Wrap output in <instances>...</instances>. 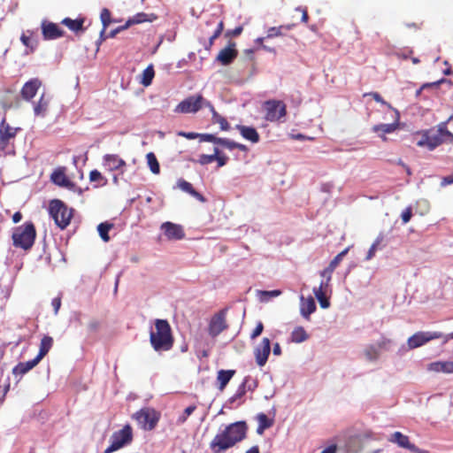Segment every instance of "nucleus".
<instances>
[{"label": "nucleus", "instance_id": "nucleus-38", "mask_svg": "<svg viewBox=\"0 0 453 453\" xmlns=\"http://www.w3.org/2000/svg\"><path fill=\"white\" fill-rule=\"evenodd\" d=\"M146 159L151 173L154 174H158L160 173V165L156 155L153 152H149L146 155Z\"/></svg>", "mask_w": 453, "mask_h": 453}, {"label": "nucleus", "instance_id": "nucleus-7", "mask_svg": "<svg viewBox=\"0 0 453 453\" xmlns=\"http://www.w3.org/2000/svg\"><path fill=\"white\" fill-rule=\"evenodd\" d=\"M160 412L150 407H145L136 411L133 418L137 421L138 425L146 431L153 430L159 419Z\"/></svg>", "mask_w": 453, "mask_h": 453}, {"label": "nucleus", "instance_id": "nucleus-18", "mask_svg": "<svg viewBox=\"0 0 453 453\" xmlns=\"http://www.w3.org/2000/svg\"><path fill=\"white\" fill-rule=\"evenodd\" d=\"M42 86V81L37 79H31L27 81L20 91L21 96L25 100H31L37 93L38 89Z\"/></svg>", "mask_w": 453, "mask_h": 453}, {"label": "nucleus", "instance_id": "nucleus-16", "mask_svg": "<svg viewBox=\"0 0 453 453\" xmlns=\"http://www.w3.org/2000/svg\"><path fill=\"white\" fill-rule=\"evenodd\" d=\"M161 229L168 240H182L185 237V232L180 225L167 221L161 225Z\"/></svg>", "mask_w": 453, "mask_h": 453}, {"label": "nucleus", "instance_id": "nucleus-33", "mask_svg": "<svg viewBox=\"0 0 453 453\" xmlns=\"http://www.w3.org/2000/svg\"><path fill=\"white\" fill-rule=\"evenodd\" d=\"M63 25L66 26L71 31L78 33L83 31L84 19H72L70 18H65L62 22Z\"/></svg>", "mask_w": 453, "mask_h": 453}, {"label": "nucleus", "instance_id": "nucleus-1", "mask_svg": "<svg viewBox=\"0 0 453 453\" xmlns=\"http://www.w3.org/2000/svg\"><path fill=\"white\" fill-rule=\"evenodd\" d=\"M248 426L245 421H236L225 426L211 441L212 453H224L246 438Z\"/></svg>", "mask_w": 453, "mask_h": 453}, {"label": "nucleus", "instance_id": "nucleus-2", "mask_svg": "<svg viewBox=\"0 0 453 453\" xmlns=\"http://www.w3.org/2000/svg\"><path fill=\"white\" fill-rule=\"evenodd\" d=\"M414 137L418 138L416 142L418 147L426 148L429 150H434L446 141H453V134L448 130L446 122L440 123L436 129L418 131Z\"/></svg>", "mask_w": 453, "mask_h": 453}, {"label": "nucleus", "instance_id": "nucleus-19", "mask_svg": "<svg viewBox=\"0 0 453 453\" xmlns=\"http://www.w3.org/2000/svg\"><path fill=\"white\" fill-rule=\"evenodd\" d=\"M104 166L109 171H118L126 166V161L116 154H106L103 157Z\"/></svg>", "mask_w": 453, "mask_h": 453}, {"label": "nucleus", "instance_id": "nucleus-48", "mask_svg": "<svg viewBox=\"0 0 453 453\" xmlns=\"http://www.w3.org/2000/svg\"><path fill=\"white\" fill-rule=\"evenodd\" d=\"M370 96L373 98V100H375L377 103H380L382 105H386L388 106V108L390 109H393V107L391 106L390 104H388V102H386L382 97L378 93V92H370V93H365L364 95V96Z\"/></svg>", "mask_w": 453, "mask_h": 453}, {"label": "nucleus", "instance_id": "nucleus-29", "mask_svg": "<svg viewBox=\"0 0 453 453\" xmlns=\"http://www.w3.org/2000/svg\"><path fill=\"white\" fill-rule=\"evenodd\" d=\"M234 373V370H220L218 372L217 381L219 383V390H223L226 388Z\"/></svg>", "mask_w": 453, "mask_h": 453}, {"label": "nucleus", "instance_id": "nucleus-4", "mask_svg": "<svg viewBox=\"0 0 453 453\" xmlns=\"http://www.w3.org/2000/svg\"><path fill=\"white\" fill-rule=\"evenodd\" d=\"M36 230L32 221H27L23 225L15 227L12 235L13 246L28 250L35 243Z\"/></svg>", "mask_w": 453, "mask_h": 453}, {"label": "nucleus", "instance_id": "nucleus-50", "mask_svg": "<svg viewBox=\"0 0 453 453\" xmlns=\"http://www.w3.org/2000/svg\"><path fill=\"white\" fill-rule=\"evenodd\" d=\"M281 294L280 290H272V291H261V298L264 301H268L272 297H276Z\"/></svg>", "mask_w": 453, "mask_h": 453}, {"label": "nucleus", "instance_id": "nucleus-53", "mask_svg": "<svg viewBox=\"0 0 453 453\" xmlns=\"http://www.w3.org/2000/svg\"><path fill=\"white\" fill-rule=\"evenodd\" d=\"M391 341L385 337H382L381 340L376 344L379 350H388Z\"/></svg>", "mask_w": 453, "mask_h": 453}, {"label": "nucleus", "instance_id": "nucleus-30", "mask_svg": "<svg viewBox=\"0 0 453 453\" xmlns=\"http://www.w3.org/2000/svg\"><path fill=\"white\" fill-rule=\"evenodd\" d=\"M157 19L155 14H147L145 12H138L129 19H127V26H132L134 24H140L146 21L152 22Z\"/></svg>", "mask_w": 453, "mask_h": 453}, {"label": "nucleus", "instance_id": "nucleus-35", "mask_svg": "<svg viewBox=\"0 0 453 453\" xmlns=\"http://www.w3.org/2000/svg\"><path fill=\"white\" fill-rule=\"evenodd\" d=\"M49 99L45 97L44 95H42L38 103L35 105L34 111L36 116H45L48 107H49Z\"/></svg>", "mask_w": 453, "mask_h": 453}, {"label": "nucleus", "instance_id": "nucleus-34", "mask_svg": "<svg viewBox=\"0 0 453 453\" xmlns=\"http://www.w3.org/2000/svg\"><path fill=\"white\" fill-rule=\"evenodd\" d=\"M291 341L296 343H301L309 338V334L303 326H296L291 333Z\"/></svg>", "mask_w": 453, "mask_h": 453}, {"label": "nucleus", "instance_id": "nucleus-42", "mask_svg": "<svg viewBox=\"0 0 453 453\" xmlns=\"http://www.w3.org/2000/svg\"><path fill=\"white\" fill-rule=\"evenodd\" d=\"M212 121L219 125L220 128L224 131H227L230 128V125L226 118L219 114L218 112H214V116L211 117Z\"/></svg>", "mask_w": 453, "mask_h": 453}, {"label": "nucleus", "instance_id": "nucleus-10", "mask_svg": "<svg viewBox=\"0 0 453 453\" xmlns=\"http://www.w3.org/2000/svg\"><path fill=\"white\" fill-rule=\"evenodd\" d=\"M444 335L441 332H423L419 331L409 337L407 340L408 347L411 349L419 348L430 341L442 338Z\"/></svg>", "mask_w": 453, "mask_h": 453}, {"label": "nucleus", "instance_id": "nucleus-39", "mask_svg": "<svg viewBox=\"0 0 453 453\" xmlns=\"http://www.w3.org/2000/svg\"><path fill=\"white\" fill-rule=\"evenodd\" d=\"M380 352L375 344L368 345L364 350V354H365L366 359L369 361L377 360L380 357Z\"/></svg>", "mask_w": 453, "mask_h": 453}, {"label": "nucleus", "instance_id": "nucleus-8", "mask_svg": "<svg viewBox=\"0 0 453 453\" xmlns=\"http://www.w3.org/2000/svg\"><path fill=\"white\" fill-rule=\"evenodd\" d=\"M265 119L269 122H280L287 115V105L280 100H267L263 104Z\"/></svg>", "mask_w": 453, "mask_h": 453}, {"label": "nucleus", "instance_id": "nucleus-31", "mask_svg": "<svg viewBox=\"0 0 453 453\" xmlns=\"http://www.w3.org/2000/svg\"><path fill=\"white\" fill-rule=\"evenodd\" d=\"M257 420L258 422L257 433L260 435L264 434L265 429L270 428L273 425V420L269 418L265 413H258Z\"/></svg>", "mask_w": 453, "mask_h": 453}, {"label": "nucleus", "instance_id": "nucleus-51", "mask_svg": "<svg viewBox=\"0 0 453 453\" xmlns=\"http://www.w3.org/2000/svg\"><path fill=\"white\" fill-rule=\"evenodd\" d=\"M217 151V158H215V161H217L218 167H222L225 165H226L228 161V157L225 154L220 153L219 150L216 148Z\"/></svg>", "mask_w": 453, "mask_h": 453}, {"label": "nucleus", "instance_id": "nucleus-45", "mask_svg": "<svg viewBox=\"0 0 453 453\" xmlns=\"http://www.w3.org/2000/svg\"><path fill=\"white\" fill-rule=\"evenodd\" d=\"M333 273H334V270L329 266H327L322 272H320V276L325 279V280H324L325 288H328L329 282L332 279Z\"/></svg>", "mask_w": 453, "mask_h": 453}, {"label": "nucleus", "instance_id": "nucleus-36", "mask_svg": "<svg viewBox=\"0 0 453 453\" xmlns=\"http://www.w3.org/2000/svg\"><path fill=\"white\" fill-rule=\"evenodd\" d=\"M113 226L114 225L109 222H103L97 226L98 234L104 242H107L110 241L109 231L111 230Z\"/></svg>", "mask_w": 453, "mask_h": 453}, {"label": "nucleus", "instance_id": "nucleus-14", "mask_svg": "<svg viewBox=\"0 0 453 453\" xmlns=\"http://www.w3.org/2000/svg\"><path fill=\"white\" fill-rule=\"evenodd\" d=\"M42 37L46 41L55 40L64 35V30L56 23L42 20L41 24Z\"/></svg>", "mask_w": 453, "mask_h": 453}, {"label": "nucleus", "instance_id": "nucleus-21", "mask_svg": "<svg viewBox=\"0 0 453 453\" xmlns=\"http://www.w3.org/2000/svg\"><path fill=\"white\" fill-rule=\"evenodd\" d=\"M236 129L245 140H248L252 143H257L260 140V135L255 127L237 125Z\"/></svg>", "mask_w": 453, "mask_h": 453}, {"label": "nucleus", "instance_id": "nucleus-61", "mask_svg": "<svg viewBox=\"0 0 453 453\" xmlns=\"http://www.w3.org/2000/svg\"><path fill=\"white\" fill-rule=\"evenodd\" d=\"M51 304L54 308V313L58 314V312L60 309V306H61V298L60 297L53 298Z\"/></svg>", "mask_w": 453, "mask_h": 453}, {"label": "nucleus", "instance_id": "nucleus-49", "mask_svg": "<svg viewBox=\"0 0 453 453\" xmlns=\"http://www.w3.org/2000/svg\"><path fill=\"white\" fill-rule=\"evenodd\" d=\"M178 187L183 190L184 192H187L188 193L189 195H191V193L193 192V190L195 189L192 186L191 183H189L188 181L185 180H180L178 181Z\"/></svg>", "mask_w": 453, "mask_h": 453}, {"label": "nucleus", "instance_id": "nucleus-59", "mask_svg": "<svg viewBox=\"0 0 453 453\" xmlns=\"http://www.w3.org/2000/svg\"><path fill=\"white\" fill-rule=\"evenodd\" d=\"M178 135L185 137V138L189 139V140L196 139V138L199 137V134L194 133V132L187 133V132L180 131V132L178 133Z\"/></svg>", "mask_w": 453, "mask_h": 453}, {"label": "nucleus", "instance_id": "nucleus-25", "mask_svg": "<svg viewBox=\"0 0 453 453\" xmlns=\"http://www.w3.org/2000/svg\"><path fill=\"white\" fill-rule=\"evenodd\" d=\"M326 288H325L324 280H321L319 287L314 288V289H313V293H314L316 298L318 299L321 308H323V309H326L330 305V302L327 299V297L326 296Z\"/></svg>", "mask_w": 453, "mask_h": 453}, {"label": "nucleus", "instance_id": "nucleus-41", "mask_svg": "<svg viewBox=\"0 0 453 453\" xmlns=\"http://www.w3.org/2000/svg\"><path fill=\"white\" fill-rule=\"evenodd\" d=\"M217 158V151L216 148H214V152L211 155L202 154L199 156L198 159L195 162L200 164L201 165H206L215 161Z\"/></svg>", "mask_w": 453, "mask_h": 453}, {"label": "nucleus", "instance_id": "nucleus-56", "mask_svg": "<svg viewBox=\"0 0 453 453\" xmlns=\"http://www.w3.org/2000/svg\"><path fill=\"white\" fill-rule=\"evenodd\" d=\"M199 138L201 142H213L216 140V136L211 134H199Z\"/></svg>", "mask_w": 453, "mask_h": 453}, {"label": "nucleus", "instance_id": "nucleus-52", "mask_svg": "<svg viewBox=\"0 0 453 453\" xmlns=\"http://www.w3.org/2000/svg\"><path fill=\"white\" fill-rule=\"evenodd\" d=\"M263 330H264L263 323L261 321L257 322L256 327L250 334V338L252 340L257 338L262 334Z\"/></svg>", "mask_w": 453, "mask_h": 453}, {"label": "nucleus", "instance_id": "nucleus-47", "mask_svg": "<svg viewBox=\"0 0 453 453\" xmlns=\"http://www.w3.org/2000/svg\"><path fill=\"white\" fill-rule=\"evenodd\" d=\"M246 383H247V379H245L244 381L239 386L236 393L231 398L232 402L242 398L246 394Z\"/></svg>", "mask_w": 453, "mask_h": 453}, {"label": "nucleus", "instance_id": "nucleus-17", "mask_svg": "<svg viewBox=\"0 0 453 453\" xmlns=\"http://www.w3.org/2000/svg\"><path fill=\"white\" fill-rule=\"evenodd\" d=\"M237 55L238 50L235 49V43L229 42L227 47L219 52L216 60L223 65H228L236 58Z\"/></svg>", "mask_w": 453, "mask_h": 453}, {"label": "nucleus", "instance_id": "nucleus-13", "mask_svg": "<svg viewBox=\"0 0 453 453\" xmlns=\"http://www.w3.org/2000/svg\"><path fill=\"white\" fill-rule=\"evenodd\" d=\"M19 127H12L7 123L4 118L0 123V150H4L7 148L11 139L15 138Z\"/></svg>", "mask_w": 453, "mask_h": 453}, {"label": "nucleus", "instance_id": "nucleus-55", "mask_svg": "<svg viewBox=\"0 0 453 453\" xmlns=\"http://www.w3.org/2000/svg\"><path fill=\"white\" fill-rule=\"evenodd\" d=\"M280 29H281V27H270L267 30L266 37L267 38H273V37H276V36L281 35Z\"/></svg>", "mask_w": 453, "mask_h": 453}, {"label": "nucleus", "instance_id": "nucleus-22", "mask_svg": "<svg viewBox=\"0 0 453 453\" xmlns=\"http://www.w3.org/2000/svg\"><path fill=\"white\" fill-rule=\"evenodd\" d=\"M50 180L54 184L59 187L68 188L72 185L71 180L65 174L64 167L56 169L51 173Z\"/></svg>", "mask_w": 453, "mask_h": 453}, {"label": "nucleus", "instance_id": "nucleus-11", "mask_svg": "<svg viewBox=\"0 0 453 453\" xmlns=\"http://www.w3.org/2000/svg\"><path fill=\"white\" fill-rule=\"evenodd\" d=\"M226 317V309L219 311L211 317L208 326V333L211 337L218 336L228 327Z\"/></svg>", "mask_w": 453, "mask_h": 453}, {"label": "nucleus", "instance_id": "nucleus-46", "mask_svg": "<svg viewBox=\"0 0 453 453\" xmlns=\"http://www.w3.org/2000/svg\"><path fill=\"white\" fill-rule=\"evenodd\" d=\"M444 81V79H441V81H435V82H430V83H425L423 84L417 91H416V97H419L422 94V91L426 88H437L441 83Z\"/></svg>", "mask_w": 453, "mask_h": 453}, {"label": "nucleus", "instance_id": "nucleus-62", "mask_svg": "<svg viewBox=\"0 0 453 453\" xmlns=\"http://www.w3.org/2000/svg\"><path fill=\"white\" fill-rule=\"evenodd\" d=\"M219 37V35H216V33H213L211 36H210L207 44L205 45V50H210L214 43V41Z\"/></svg>", "mask_w": 453, "mask_h": 453}, {"label": "nucleus", "instance_id": "nucleus-15", "mask_svg": "<svg viewBox=\"0 0 453 453\" xmlns=\"http://www.w3.org/2000/svg\"><path fill=\"white\" fill-rule=\"evenodd\" d=\"M270 352L271 342L268 338L265 337L254 350L256 363L257 365L262 367L266 364Z\"/></svg>", "mask_w": 453, "mask_h": 453}, {"label": "nucleus", "instance_id": "nucleus-6", "mask_svg": "<svg viewBox=\"0 0 453 453\" xmlns=\"http://www.w3.org/2000/svg\"><path fill=\"white\" fill-rule=\"evenodd\" d=\"M133 441V429L130 425H125L120 430L114 432L110 439L111 444L104 453H112L128 445Z\"/></svg>", "mask_w": 453, "mask_h": 453}, {"label": "nucleus", "instance_id": "nucleus-5", "mask_svg": "<svg viewBox=\"0 0 453 453\" xmlns=\"http://www.w3.org/2000/svg\"><path fill=\"white\" fill-rule=\"evenodd\" d=\"M49 212L55 224L61 229L66 228L73 217V209L58 199L50 201Z\"/></svg>", "mask_w": 453, "mask_h": 453}, {"label": "nucleus", "instance_id": "nucleus-26", "mask_svg": "<svg viewBox=\"0 0 453 453\" xmlns=\"http://www.w3.org/2000/svg\"><path fill=\"white\" fill-rule=\"evenodd\" d=\"M52 346L53 338L49 335H44L41 340L39 352L35 357L41 361L49 353Z\"/></svg>", "mask_w": 453, "mask_h": 453}, {"label": "nucleus", "instance_id": "nucleus-27", "mask_svg": "<svg viewBox=\"0 0 453 453\" xmlns=\"http://www.w3.org/2000/svg\"><path fill=\"white\" fill-rule=\"evenodd\" d=\"M316 310L314 299L310 296L308 298H301V313L305 319H309L310 315Z\"/></svg>", "mask_w": 453, "mask_h": 453}, {"label": "nucleus", "instance_id": "nucleus-24", "mask_svg": "<svg viewBox=\"0 0 453 453\" xmlns=\"http://www.w3.org/2000/svg\"><path fill=\"white\" fill-rule=\"evenodd\" d=\"M428 370L435 372H453V362L452 361H437L429 364Z\"/></svg>", "mask_w": 453, "mask_h": 453}, {"label": "nucleus", "instance_id": "nucleus-43", "mask_svg": "<svg viewBox=\"0 0 453 453\" xmlns=\"http://www.w3.org/2000/svg\"><path fill=\"white\" fill-rule=\"evenodd\" d=\"M349 248H346L342 252H340L329 263L328 266L331 267L334 271L339 265V264L342 261L343 257L348 254Z\"/></svg>", "mask_w": 453, "mask_h": 453}, {"label": "nucleus", "instance_id": "nucleus-28", "mask_svg": "<svg viewBox=\"0 0 453 453\" xmlns=\"http://www.w3.org/2000/svg\"><path fill=\"white\" fill-rule=\"evenodd\" d=\"M35 32L32 30H27L20 36V41L22 43L29 48L31 51H34L38 45V41L35 38Z\"/></svg>", "mask_w": 453, "mask_h": 453}, {"label": "nucleus", "instance_id": "nucleus-44", "mask_svg": "<svg viewBox=\"0 0 453 453\" xmlns=\"http://www.w3.org/2000/svg\"><path fill=\"white\" fill-rule=\"evenodd\" d=\"M196 405H195V404L188 406L184 410L183 414L178 418L177 423L184 424L187 421L188 418L196 411Z\"/></svg>", "mask_w": 453, "mask_h": 453}, {"label": "nucleus", "instance_id": "nucleus-60", "mask_svg": "<svg viewBox=\"0 0 453 453\" xmlns=\"http://www.w3.org/2000/svg\"><path fill=\"white\" fill-rule=\"evenodd\" d=\"M296 11L302 12V19H301L302 22L307 23L309 20V15H308V12H307L306 8L297 7V8H296Z\"/></svg>", "mask_w": 453, "mask_h": 453}, {"label": "nucleus", "instance_id": "nucleus-40", "mask_svg": "<svg viewBox=\"0 0 453 453\" xmlns=\"http://www.w3.org/2000/svg\"><path fill=\"white\" fill-rule=\"evenodd\" d=\"M89 180L91 182H97L98 186H105L108 182L107 179L102 175L98 170H92L89 173Z\"/></svg>", "mask_w": 453, "mask_h": 453}, {"label": "nucleus", "instance_id": "nucleus-58", "mask_svg": "<svg viewBox=\"0 0 453 453\" xmlns=\"http://www.w3.org/2000/svg\"><path fill=\"white\" fill-rule=\"evenodd\" d=\"M384 240H385V236L383 234H380L376 239L374 240V242H372V246H374L377 250L380 249L381 246H382V243L384 242Z\"/></svg>", "mask_w": 453, "mask_h": 453}, {"label": "nucleus", "instance_id": "nucleus-3", "mask_svg": "<svg viewBox=\"0 0 453 453\" xmlns=\"http://www.w3.org/2000/svg\"><path fill=\"white\" fill-rule=\"evenodd\" d=\"M153 349L157 351H168L173 346V337L169 322L166 319L155 320V331L150 334Z\"/></svg>", "mask_w": 453, "mask_h": 453}, {"label": "nucleus", "instance_id": "nucleus-23", "mask_svg": "<svg viewBox=\"0 0 453 453\" xmlns=\"http://www.w3.org/2000/svg\"><path fill=\"white\" fill-rule=\"evenodd\" d=\"M39 363L40 361L36 357L27 362H20L16 366H14L12 369V373L14 375L22 376L35 367Z\"/></svg>", "mask_w": 453, "mask_h": 453}, {"label": "nucleus", "instance_id": "nucleus-63", "mask_svg": "<svg viewBox=\"0 0 453 453\" xmlns=\"http://www.w3.org/2000/svg\"><path fill=\"white\" fill-rule=\"evenodd\" d=\"M100 326V323L97 320H92L88 323V327L91 332H96Z\"/></svg>", "mask_w": 453, "mask_h": 453}, {"label": "nucleus", "instance_id": "nucleus-32", "mask_svg": "<svg viewBox=\"0 0 453 453\" xmlns=\"http://www.w3.org/2000/svg\"><path fill=\"white\" fill-rule=\"evenodd\" d=\"M101 22L103 24V29L100 33V41L103 42L106 39L104 35L106 28L111 23V13L107 8H104L100 14Z\"/></svg>", "mask_w": 453, "mask_h": 453}, {"label": "nucleus", "instance_id": "nucleus-20", "mask_svg": "<svg viewBox=\"0 0 453 453\" xmlns=\"http://www.w3.org/2000/svg\"><path fill=\"white\" fill-rule=\"evenodd\" d=\"M396 114L395 122L390 124H379L372 127V131L379 134V135L386 140L384 136L386 134L393 133L398 127L399 111L394 109Z\"/></svg>", "mask_w": 453, "mask_h": 453}, {"label": "nucleus", "instance_id": "nucleus-12", "mask_svg": "<svg viewBox=\"0 0 453 453\" xmlns=\"http://www.w3.org/2000/svg\"><path fill=\"white\" fill-rule=\"evenodd\" d=\"M388 441L396 444L400 448L408 449L414 453H430L428 450L418 449L415 444L410 441L409 436L398 431L393 433L390 435Z\"/></svg>", "mask_w": 453, "mask_h": 453}, {"label": "nucleus", "instance_id": "nucleus-64", "mask_svg": "<svg viewBox=\"0 0 453 453\" xmlns=\"http://www.w3.org/2000/svg\"><path fill=\"white\" fill-rule=\"evenodd\" d=\"M453 183V173L448 176L443 177L441 180L442 185H449Z\"/></svg>", "mask_w": 453, "mask_h": 453}, {"label": "nucleus", "instance_id": "nucleus-54", "mask_svg": "<svg viewBox=\"0 0 453 453\" xmlns=\"http://www.w3.org/2000/svg\"><path fill=\"white\" fill-rule=\"evenodd\" d=\"M412 217L411 207H407L401 214V218L403 224L408 223Z\"/></svg>", "mask_w": 453, "mask_h": 453}, {"label": "nucleus", "instance_id": "nucleus-9", "mask_svg": "<svg viewBox=\"0 0 453 453\" xmlns=\"http://www.w3.org/2000/svg\"><path fill=\"white\" fill-rule=\"evenodd\" d=\"M204 97L201 94L189 96L174 108L176 113H196L203 108Z\"/></svg>", "mask_w": 453, "mask_h": 453}, {"label": "nucleus", "instance_id": "nucleus-57", "mask_svg": "<svg viewBox=\"0 0 453 453\" xmlns=\"http://www.w3.org/2000/svg\"><path fill=\"white\" fill-rule=\"evenodd\" d=\"M129 26H127V22L125 23V25L123 26H120V27H118L117 28L111 30L110 33H109V35L107 37H110V38H113L115 37L119 32L128 28Z\"/></svg>", "mask_w": 453, "mask_h": 453}, {"label": "nucleus", "instance_id": "nucleus-37", "mask_svg": "<svg viewBox=\"0 0 453 453\" xmlns=\"http://www.w3.org/2000/svg\"><path fill=\"white\" fill-rule=\"evenodd\" d=\"M155 76V71L152 65H150L142 73L141 84L144 87H148L151 84L152 80Z\"/></svg>", "mask_w": 453, "mask_h": 453}]
</instances>
